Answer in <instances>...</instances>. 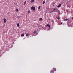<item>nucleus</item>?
I'll use <instances>...</instances> for the list:
<instances>
[{"instance_id": "1", "label": "nucleus", "mask_w": 73, "mask_h": 73, "mask_svg": "<svg viewBox=\"0 0 73 73\" xmlns=\"http://www.w3.org/2000/svg\"><path fill=\"white\" fill-rule=\"evenodd\" d=\"M35 7H32L31 8V10H33V11H35Z\"/></svg>"}, {"instance_id": "2", "label": "nucleus", "mask_w": 73, "mask_h": 73, "mask_svg": "<svg viewBox=\"0 0 73 73\" xmlns=\"http://www.w3.org/2000/svg\"><path fill=\"white\" fill-rule=\"evenodd\" d=\"M3 20H4V23H6V19L5 18H4L3 19Z\"/></svg>"}, {"instance_id": "3", "label": "nucleus", "mask_w": 73, "mask_h": 73, "mask_svg": "<svg viewBox=\"0 0 73 73\" xmlns=\"http://www.w3.org/2000/svg\"><path fill=\"white\" fill-rule=\"evenodd\" d=\"M50 73H54V71H53V70H50Z\"/></svg>"}, {"instance_id": "4", "label": "nucleus", "mask_w": 73, "mask_h": 73, "mask_svg": "<svg viewBox=\"0 0 73 73\" xmlns=\"http://www.w3.org/2000/svg\"><path fill=\"white\" fill-rule=\"evenodd\" d=\"M61 4L59 5L58 6H57V8H60V7H61Z\"/></svg>"}, {"instance_id": "5", "label": "nucleus", "mask_w": 73, "mask_h": 73, "mask_svg": "<svg viewBox=\"0 0 73 73\" xmlns=\"http://www.w3.org/2000/svg\"><path fill=\"white\" fill-rule=\"evenodd\" d=\"M46 27H49V28H50V25L49 24H47L46 25Z\"/></svg>"}, {"instance_id": "6", "label": "nucleus", "mask_w": 73, "mask_h": 73, "mask_svg": "<svg viewBox=\"0 0 73 73\" xmlns=\"http://www.w3.org/2000/svg\"><path fill=\"white\" fill-rule=\"evenodd\" d=\"M35 1L34 0H32L31 1H30L31 3H33V2H34Z\"/></svg>"}, {"instance_id": "7", "label": "nucleus", "mask_w": 73, "mask_h": 73, "mask_svg": "<svg viewBox=\"0 0 73 73\" xmlns=\"http://www.w3.org/2000/svg\"><path fill=\"white\" fill-rule=\"evenodd\" d=\"M56 11H54V12H58V9H56Z\"/></svg>"}, {"instance_id": "8", "label": "nucleus", "mask_w": 73, "mask_h": 73, "mask_svg": "<svg viewBox=\"0 0 73 73\" xmlns=\"http://www.w3.org/2000/svg\"><path fill=\"white\" fill-rule=\"evenodd\" d=\"M68 20V19L66 18V19H65L64 20V21H67Z\"/></svg>"}, {"instance_id": "9", "label": "nucleus", "mask_w": 73, "mask_h": 73, "mask_svg": "<svg viewBox=\"0 0 73 73\" xmlns=\"http://www.w3.org/2000/svg\"><path fill=\"white\" fill-rule=\"evenodd\" d=\"M53 69L54 70V71H56V68H53Z\"/></svg>"}, {"instance_id": "10", "label": "nucleus", "mask_w": 73, "mask_h": 73, "mask_svg": "<svg viewBox=\"0 0 73 73\" xmlns=\"http://www.w3.org/2000/svg\"><path fill=\"white\" fill-rule=\"evenodd\" d=\"M26 36H29V34L28 33H27L26 34Z\"/></svg>"}, {"instance_id": "11", "label": "nucleus", "mask_w": 73, "mask_h": 73, "mask_svg": "<svg viewBox=\"0 0 73 73\" xmlns=\"http://www.w3.org/2000/svg\"><path fill=\"white\" fill-rule=\"evenodd\" d=\"M40 7H41V6H39V7H38V10H39L40 9Z\"/></svg>"}, {"instance_id": "12", "label": "nucleus", "mask_w": 73, "mask_h": 73, "mask_svg": "<svg viewBox=\"0 0 73 73\" xmlns=\"http://www.w3.org/2000/svg\"><path fill=\"white\" fill-rule=\"evenodd\" d=\"M15 11H16V12H18L19 10H18V9H16L15 10Z\"/></svg>"}, {"instance_id": "13", "label": "nucleus", "mask_w": 73, "mask_h": 73, "mask_svg": "<svg viewBox=\"0 0 73 73\" xmlns=\"http://www.w3.org/2000/svg\"><path fill=\"white\" fill-rule=\"evenodd\" d=\"M27 2L26 1H25L24 2V5H25L26 4V3Z\"/></svg>"}, {"instance_id": "14", "label": "nucleus", "mask_w": 73, "mask_h": 73, "mask_svg": "<svg viewBox=\"0 0 73 73\" xmlns=\"http://www.w3.org/2000/svg\"><path fill=\"white\" fill-rule=\"evenodd\" d=\"M39 20H42V19L41 18H40L39 19Z\"/></svg>"}, {"instance_id": "15", "label": "nucleus", "mask_w": 73, "mask_h": 73, "mask_svg": "<svg viewBox=\"0 0 73 73\" xmlns=\"http://www.w3.org/2000/svg\"><path fill=\"white\" fill-rule=\"evenodd\" d=\"M45 1H44L43 2V4H45Z\"/></svg>"}, {"instance_id": "16", "label": "nucleus", "mask_w": 73, "mask_h": 73, "mask_svg": "<svg viewBox=\"0 0 73 73\" xmlns=\"http://www.w3.org/2000/svg\"><path fill=\"white\" fill-rule=\"evenodd\" d=\"M53 12H56V11H52L50 12V13H53Z\"/></svg>"}, {"instance_id": "17", "label": "nucleus", "mask_w": 73, "mask_h": 73, "mask_svg": "<svg viewBox=\"0 0 73 73\" xmlns=\"http://www.w3.org/2000/svg\"><path fill=\"white\" fill-rule=\"evenodd\" d=\"M20 25V24H19V23H18L17 24V27H19V25Z\"/></svg>"}, {"instance_id": "18", "label": "nucleus", "mask_w": 73, "mask_h": 73, "mask_svg": "<svg viewBox=\"0 0 73 73\" xmlns=\"http://www.w3.org/2000/svg\"><path fill=\"white\" fill-rule=\"evenodd\" d=\"M52 23L53 24L54 23V21H53V20H52Z\"/></svg>"}, {"instance_id": "19", "label": "nucleus", "mask_w": 73, "mask_h": 73, "mask_svg": "<svg viewBox=\"0 0 73 73\" xmlns=\"http://www.w3.org/2000/svg\"><path fill=\"white\" fill-rule=\"evenodd\" d=\"M21 36H24V34H23L21 35Z\"/></svg>"}, {"instance_id": "20", "label": "nucleus", "mask_w": 73, "mask_h": 73, "mask_svg": "<svg viewBox=\"0 0 73 73\" xmlns=\"http://www.w3.org/2000/svg\"><path fill=\"white\" fill-rule=\"evenodd\" d=\"M57 19L59 20V19H60V17H58L57 18Z\"/></svg>"}, {"instance_id": "21", "label": "nucleus", "mask_w": 73, "mask_h": 73, "mask_svg": "<svg viewBox=\"0 0 73 73\" xmlns=\"http://www.w3.org/2000/svg\"><path fill=\"white\" fill-rule=\"evenodd\" d=\"M30 12H31V11H28V13H30Z\"/></svg>"}, {"instance_id": "22", "label": "nucleus", "mask_w": 73, "mask_h": 73, "mask_svg": "<svg viewBox=\"0 0 73 73\" xmlns=\"http://www.w3.org/2000/svg\"><path fill=\"white\" fill-rule=\"evenodd\" d=\"M56 8H54L53 10V11H55V10H56Z\"/></svg>"}, {"instance_id": "23", "label": "nucleus", "mask_w": 73, "mask_h": 73, "mask_svg": "<svg viewBox=\"0 0 73 73\" xmlns=\"http://www.w3.org/2000/svg\"><path fill=\"white\" fill-rule=\"evenodd\" d=\"M36 33V31H34V32H33V33Z\"/></svg>"}, {"instance_id": "24", "label": "nucleus", "mask_w": 73, "mask_h": 73, "mask_svg": "<svg viewBox=\"0 0 73 73\" xmlns=\"http://www.w3.org/2000/svg\"><path fill=\"white\" fill-rule=\"evenodd\" d=\"M42 29H44V27H42Z\"/></svg>"}, {"instance_id": "25", "label": "nucleus", "mask_w": 73, "mask_h": 73, "mask_svg": "<svg viewBox=\"0 0 73 73\" xmlns=\"http://www.w3.org/2000/svg\"><path fill=\"white\" fill-rule=\"evenodd\" d=\"M58 14L59 15H60V13H58Z\"/></svg>"}, {"instance_id": "26", "label": "nucleus", "mask_w": 73, "mask_h": 73, "mask_svg": "<svg viewBox=\"0 0 73 73\" xmlns=\"http://www.w3.org/2000/svg\"><path fill=\"white\" fill-rule=\"evenodd\" d=\"M62 24V22L61 23V24Z\"/></svg>"}, {"instance_id": "27", "label": "nucleus", "mask_w": 73, "mask_h": 73, "mask_svg": "<svg viewBox=\"0 0 73 73\" xmlns=\"http://www.w3.org/2000/svg\"><path fill=\"white\" fill-rule=\"evenodd\" d=\"M72 19H73V17H72Z\"/></svg>"}, {"instance_id": "28", "label": "nucleus", "mask_w": 73, "mask_h": 73, "mask_svg": "<svg viewBox=\"0 0 73 73\" xmlns=\"http://www.w3.org/2000/svg\"><path fill=\"white\" fill-rule=\"evenodd\" d=\"M66 12H68V10H66Z\"/></svg>"}]
</instances>
